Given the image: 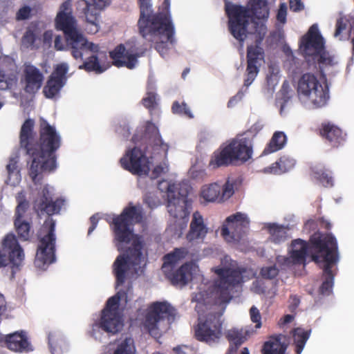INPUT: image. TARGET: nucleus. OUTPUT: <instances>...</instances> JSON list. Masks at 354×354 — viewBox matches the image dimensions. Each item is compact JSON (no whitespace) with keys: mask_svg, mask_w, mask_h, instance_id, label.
Returning <instances> with one entry per match:
<instances>
[{"mask_svg":"<svg viewBox=\"0 0 354 354\" xmlns=\"http://www.w3.org/2000/svg\"><path fill=\"white\" fill-rule=\"evenodd\" d=\"M171 112L174 114L184 115L188 118H194V115L192 113L189 108L185 102L181 103L178 101L174 102L171 106Z\"/></svg>","mask_w":354,"mask_h":354,"instance_id":"603ef678","label":"nucleus"},{"mask_svg":"<svg viewBox=\"0 0 354 354\" xmlns=\"http://www.w3.org/2000/svg\"><path fill=\"white\" fill-rule=\"evenodd\" d=\"M165 171V168L160 165H156L151 171V178L156 179Z\"/></svg>","mask_w":354,"mask_h":354,"instance_id":"69168bd1","label":"nucleus"},{"mask_svg":"<svg viewBox=\"0 0 354 354\" xmlns=\"http://www.w3.org/2000/svg\"><path fill=\"white\" fill-rule=\"evenodd\" d=\"M43 81L44 75L39 68L31 64L24 66L21 82L26 93H36L41 88Z\"/></svg>","mask_w":354,"mask_h":354,"instance_id":"b1692460","label":"nucleus"},{"mask_svg":"<svg viewBox=\"0 0 354 354\" xmlns=\"http://www.w3.org/2000/svg\"><path fill=\"white\" fill-rule=\"evenodd\" d=\"M141 55L131 53L125 48L123 44L117 46L113 50L110 52V57L113 60V64L117 67H127L133 69L138 64V57Z\"/></svg>","mask_w":354,"mask_h":354,"instance_id":"393cba45","label":"nucleus"},{"mask_svg":"<svg viewBox=\"0 0 354 354\" xmlns=\"http://www.w3.org/2000/svg\"><path fill=\"white\" fill-rule=\"evenodd\" d=\"M159 97L153 90H147L145 96L142 99V104L149 110L151 114L153 111L159 109Z\"/></svg>","mask_w":354,"mask_h":354,"instance_id":"c03bdc74","label":"nucleus"},{"mask_svg":"<svg viewBox=\"0 0 354 354\" xmlns=\"http://www.w3.org/2000/svg\"><path fill=\"white\" fill-rule=\"evenodd\" d=\"M48 344L51 354H63L67 347L66 341L59 334L50 333L48 335Z\"/></svg>","mask_w":354,"mask_h":354,"instance_id":"a19ab883","label":"nucleus"},{"mask_svg":"<svg viewBox=\"0 0 354 354\" xmlns=\"http://www.w3.org/2000/svg\"><path fill=\"white\" fill-rule=\"evenodd\" d=\"M83 39L84 42H82V44H79L77 43L70 44L72 48V56L74 59H83L84 53L89 50L93 53H97L99 51V46L92 42H89L87 39L83 36Z\"/></svg>","mask_w":354,"mask_h":354,"instance_id":"e433bc0d","label":"nucleus"},{"mask_svg":"<svg viewBox=\"0 0 354 354\" xmlns=\"http://www.w3.org/2000/svg\"><path fill=\"white\" fill-rule=\"evenodd\" d=\"M142 248V242L139 239H136L133 240L132 246L129 248L128 254L125 257L133 266H140L144 261Z\"/></svg>","mask_w":354,"mask_h":354,"instance_id":"c9c22d12","label":"nucleus"},{"mask_svg":"<svg viewBox=\"0 0 354 354\" xmlns=\"http://www.w3.org/2000/svg\"><path fill=\"white\" fill-rule=\"evenodd\" d=\"M279 170L284 173L292 169L295 165V160L292 158L287 156H281L277 162H276Z\"/></svg>","mask_w":354,"mask_h":354,"instance_id":"5fc2aeb1","label":"nucleus"},{"mask_svg":"<svg viewBox=\"0 0 354 354\" xmlns=\"http://www.w3.org/2000/svg\"><path fill=\"white\" fill-rule=\"evenodd\" d=\"M253 145L250 140L238 135L220 150L214 152L209 166L213 169L245 163L252 158Z\"/></svg>","mask_w":354,"mask_h":354,"instance_id":"423d86ee","label":"nucleus"},{"mask_svg":"<svg viewBox=\"0 0 354 354\" xmlns=\"http://www.w3.org/2000/svg\"><path fill=\"white\" fill-rule=\"evenodd\" d=\"M79 69H84L87 72L93 71L95 73H102L106 68L100 65L97 56L93 55L88 57L87 59L79 66Z\"/></svg>","mask_w":354,"mask_h":354,"instance_id":"a18cd8bd","label":"nucleus"},{"mask_svg":"<svg viewBox=\"0 0 354 354\" xmlns=\"http://www.w3.org/2000/svg\"><path fill=\"white\" fill-rule=\"evenodd\" d=\"M44 227H47L48 232L39 240L34 262L35 266L40 269H45L46 266L55 261V221L52 218L45 221Z\"/></svg>","mask_w":354,"mask_h":354,"instance_id":"2eb2a0df","label":"nucleus"},{"mask_svg":"<svg viewBox=\"0 0 354 354\" xmlns=\"http://www.w3.org/2000/svg\"><path fill=\"white\" fill-rule=\"evenodd\" d=\"M313 176L324 187H332L333 178L331 171L324 167H315L313 169Z\"/></svg>","mask_w":354,"mask_h":354,"instance_id":"37998d69","label":"nucleus"},{"mask_svg":"<svg viewBox=\"0 0 354 354\" xmlns=\"http://www.w3.org/2000/svg\"><path fill=\"white\" fill-rule=\"evenodd\" d=\"M185 185H169L167 188V210L171 216L175 219L187 218L191 207L188 199V190Z\"/></svg>","mask_w":354,"mask_h":354,"instance_id":"9b49d317","label":"nucleus"},{"mask_svg":"<svg viewBox=\"0 0 354 354\" xmlns=\"http://www.w3.org/2000/svg\"><path fill=\"white\" fill-rule=\"evenodd\" d=\"M237 182V179L228 177L223 185L218 183L204 185L201 187L200 197L205 203H223L234 194Z\"/></svg>","mask_w":354,"mask_h":354,"instance_id":"f3484780","label":"nucleus"},{"mask_svg":"<svg viewBox=\"0 0 354 354\" xmlns=\"http://www.w3.org/2000/svg\"><path fill=\"white\" fill-rule=\"evenodd\" d=\"M129 261L124 254L119 255L115 260L113 269L116 279V288L122 286L126 279V274L129 269Z\"/></svg>","mask_w":354,"mask_h":354,"instance_id":"7c9ffc66","label":"nucleus"},{"mask_svg":"<svg viewBox=\"0 0 354 354\" xmlns=\"http://www.w3.org/2000/svg\"><path fill=\"white\" fill-rule=\"evenodd\" d=\"M24 259V253L17 236L8 234L4 236L0 247V268L9 266L12 275L19 270Z\"/></svg>","mask_w":354,"mask_h":354,"instance_id":"f8f14e48","label":"nucleus"},{"mask_svg":"<svg viewBox=\"0 0 354 354\" xmlns=\"http://www.w3.org/2000/svg\"><path fill=\"white\" fill-rule=\"evenodd\" d=\"M310 330H305L301 328H294L292 331L296 354H301L305 344L310 337Z\"/></svg>","mask_w":354,"mask_h":354,"instance_id":"4c0bfd02","label":"nucleus"},{"mask_svg":"<svg viewBox=\"0 0 354 354\" xmlns=\"http://www.w3.org/2000/svg\"><path fill=\"white\" fill-rule=\"evenodd\" d=\"M286 17V7L282 3L277 13V19L281 22H285Z\"/></svg>","mask_w":354,"mask_h":354,"instance_id":"338daca9","label":"nucleus"},{"mask_svg":"<svg viewBox=\"0 0 354 354\" xmlns=\"http://www.w3.org/2000/svg\"><path fill=\"white\" fill-rule=\"evenodd\" d=\"M312 260L322 269L323 281L319 294L328 296L333 292L336 273L333 268L339 260L337 242L332 234L317 232L310 239Z\"/></svg>","mask_w":354,"mask_h":354,"instance_id":"20e7f679","label":"nucleus"},{"mask_svg":"<svg viewBox=\"0 0 354 354\" xmlns=\"http://www.w3.org/2000/svg\"><path fill=\"white\" fill-rule=\"evenodd\" d=\"M134 341L131 337H126L118 344L112 354H134Z\"/></svg>","mask_w":354,"mask_h":354,"instance_id":"de8ad7c7","label":"nucleus"},{"mask_svg":"<svg viewBox=\"0 0 354 354\" xmlns=\"http://www.w3.org/2000/svg\"><path fill=\"white\" fill-rule=\"evenodd\" d=\"M80 0L77 2V10L82 14L86 21L96 24L100 12L110 3V0Z\"/></svg>","mask_w":354,"mask_h":354,"instance_id":"4be33fe9","label":"nucleus"},{"mask_svg":"<svg viewBox=\"0 0 354 354\" xmlns=\"http://www.w3.org/2000/svg\"><path fill=\"white\" fill-rule=\"evenodd\" d=\"M299 49L308 65L317 69L322 76H325V68L334 64L333 57L326 50L317 24L311 26L301 37Z\"/></svg>","mask_w":354,"mask_h":354,"instance_id":"39448f33","label":"nucleus"},{"mask_svg":"<svg viewBox=\"0 0 354 354\" xmlns=\"http://www.w3.org/2000/svg\"><path fill=\"white\" fill-rule=\"evenodd\" d=\"M214 272L217 275L211 291L212 297L216 304L229 303L233 298L234 289L243 283V273L240 268L216 267Z\"/></svg>","mask_w":354,"mask_h":354,"instance_id":"0eeeda50","label":"nucleus"},{"mask_svg":"<svg viewBox=\"0 0 354 354\" xmlns=\"http://www.w3.org/2000/svg\"><path fill=\"white\" fill-rule=\"evenodd\" d=\"M188 254V250L185 248H176L172 252L163 257L162 270L174 268L175 265L184 259Z\"/></svg>","mask_w":354,"mask_h":354,"instance_id":"473e14b6","label":"nucleus"},{"mask_svg":"<svg viewBox=\"0 0 354 354\" xmlns=\"http://www.w3.org/2000/svg\"><path fill=\"white\" fill-rule=\"evenodd\" d=\"M348 24L349 20L346 17H340L337 19L335 36L339 35L344 30H346Z\"/></svg>","mask_w":354,"mask_h":354,"instance_id":"680f3d73","label":"nucleus"},{"mask_svg":"<svg viewBox=\"0 0 354 354\" xmlns=\"http://www.w3.org/2000/svg\"><path fill=\"white\" fill-rule=\"evenodd\" d=\"M64 84L55 81L53 79H48L46 85L44 87L43 93L46 97L53 98L57 95Z\"/></svg>","mask_w":354,"mask_h":354,"instance_id":"49530a36","label":"nucleus"},{"mask_svg":"<svg viewBox=\"0 0 354 354\" xmlns=\"http://www.w3.org/2000/svg\"><path fill=\"white\" fill-rule=\"evenodd\" d=\"M250 318L252 322L255 323V328H260L261 326V316L259 309L254 306L250 309Z\"/></svg>","mask_w":354,"mask_h":354,"instance_id":"052dcab7","label":"nucleus"},{"mask_svg":"<svg viewBox=\"0 0 354 354\" xmlns=\"http://www.w3.org/2000/svg\"><path fill=\"white\" fill-rule=\"evenodd\" d=\"M263 129V125L260 122H257L253 124L250 129L245 131L242 134H239L243 138L250 140L251 142L253 144L254 138L260 132V131Z\"/></svg>","mask_w":354,"mask_h":354,"instance_id":"6e6d98bb","label":"nucleus"},{"mask_svg":"<svg viewBox=\"0 0 354 354\" xmlns=\"http://www.w3.org/2000/svg\"><path fill=\"white\" fill-rule=\"evenodd\" d=\"M140 17L138 27L140 35L148 42L155 44V49L164 56L174 45L175 30L169 10L153 14L151 0H138Z\"/></svg>","mask_w":354,"mask_h":354,"instance_id":"7ed1b4c3","label":"nucleus"},{"mask_svg":"<svg viewBox=\"0 0 354 354\" xmlns=\"http://www.w3.org/2000/svg\"><path fill=\"white\" fill-rule=\"evenodd\" d=\"M250 219L242 212H236L228 216L221 228V235L229 242H239L247 233Z\"/></svg>","mask_w":354,"mask_h":354,"instance_id":"a211bd4d","label":"nucleus"},{"mask_svg":"<svg viewBox=\"0 0 354 354\" xmlns=\"http://www.w3.org/2000/svg\"><path fill=\"white\" fill-rule=\"evenodd\" d=\"M176 315V309L167 301H155L147 309L143 324L149 333L155 337L160 335L158 324L167 319L173 321Z\"/></svg>","mask_w":354,"mask_h":354,"instance_id":"ddd939ff","label":"nucleus"},{"mask_svg":"<svg viewBox=\"0 0 354 354\" xmlns=\"http://www.w3.org/2000/svg\"><path fill=\"white\" fill-rule=\"evenodd\" d=\"M142 219L141 209L133 205L126 207L120 214L114 215L109 224L115 240L119 243H130L133 236L131 226L133 223H140Z\"/></svg>","mask_w":354,"mask_h":354,"instance_id":"9d476101","label":"nucleus"},{"mask_svg":"<svg viewBox=\"0 0 354 354\" xmlns=\"http://www.w3.org/2000/svg\"><path fill=\"white\" fill-rule=\"evenodd\" d=\"M281 97L279 100L278 102L280 104V113L283 111L286 104L290 100L292 96V91L290 88L288 82H285L280 91Z\"/></svg>","mask_w":354,"mask_h":354,"instance_id":"3c124183","label":"nucleus"},{"mask_svg":"<svg viewBox=\"0 0 354 354\" xmlns=\"http://www.w3.org/2000/svg\"><path fill=\"white\" fill-rule=\"evenodd\" d=\"M54 47L57 50L59 51L71 50V53L72 54V48L71 45L68 44L65 37L64 39L61 35H57L54 41Z\"/></svg>","mask_w":354,"mask_h":354,"instance_id":"4d7b16f0","label":"nucleus"},{"mask_svg":"<svg viewBox=\"0 0 354 354\" xmlns=\"http://www.w3.org/2000/svg\"><path fill=\"white\" fill-rule=\"evenodd\" d=\"M68 71V65L66 63H61L56 66L49 78L65 84Z\"/></svg>","mask_w":354,"mask_h":354,"instance_id":"8fccbe9b","label":"nucleus"},{"mask_svg":"<svg viewBox=\"0 0 354 354\" xmlns=\"http://www.w3.org/2000/svg\"><path fill=\"white\" fill-rule=\"evenodd\" d=\"M100 217L98 216V214H93L90 217V222H91V226L89 227L88 230V234L90 235L93 231L96 228L98 221H99Z\"/></svg>","mask_w":354,"mask_h":354,"instance_id":"0e129e2a","label":"nucleus"},{"mask_svg":"<svg viewBox=\"0 0 354 354\" xmlns=\"http://www.w3.org/2000/svg\"><path fill=\"white\" fill-rule=\"evenodd\" d=\"M196 269V266L194 263L187 262L178 269L174 270V268H171L162 272L172 285L183 287L192 280Z\"/></svg>","mask_w":354,"mask_h":354,"instance_id":"412c9836","label":"nucleus"},{"mask_svg":"<svg viewBox=\"0 0 354 354\" xmlns=\"http://www.w3.org/2000/svg\"><path fill=\"white\" fill-rule=\"evenodd\" d=\"M8 181L10 185H15L21 181L20 169L18 165V158H10L6 165Z\"/></svg>","mask_w":354,"mask_h":354,"instance_id":"58836bf2","label":"nucleus"},{"mask_svg":"<svg viewBox=\"0 0 354 354\" xmlns=\"http://www.w3.org/2000/svg\"><path fill=\"white\" fill-rule=\"evenodd\" d=\"M279 274V269L276 266L262 268L261 270V274L264 279H272L275 278Z\"/></svg>","mask_w":354,"mask_h":354,"instance_id":"bf43d9fd","label":"nucleus"},{"mask_svg":"<svg viewBox=\"0 0 354 354\" xmlns=\"http://www.w3.org/2000/svg\"><path fill=\"white\" fill-rule=\"evenodd\" d=\"M297 95L303 105L318 109L326 104L329 88L326 84L324 86L313 73H306L298 80Z\"/></svg>","mask_w":354,"mask_h":354,"instance_id":"6e6552de","label":"nucleus"},{"mask_svg":"<svg viewBox=\"0 0 354 354\" xmlns=\"http://www.w3.org/2000/svg\"><path fill=\"white\" fill-rule=\"evenodd\" d=\"M39 35V30L36 25L28 26L21 38V45L26 48H33Z\"/></svg>","mask_w":354,"mask_h":354,"instance_id":"ea45409f","label":"nucleus"},{"mask_svg":"<svg viewBox=\"0 0 354 354\" xmlns=\"http://www.w3.org/2000/svg\"><path fill=\"white\" fill-rule=\"evenodd\" d=\"M64 204V200L57 198H53V194L50 192L48 185H45L35 201L34 207L35 210L41 214H46L49 216L59 213L62 206Z\"/></svg>","mask_w":354,"mask_h":354,"instance_id":"aec40b11","label":"nucleus"},{"mask_svg":"<svg viewBox=\"0 0 354 354\" xmlns=\"http://www.w3.org/2000/svg\"><path fill=\"white\" fill-rule=\"evenodd\" d=\"M32 9L29 6H24L16 12L15 19L17 21L28 19L32 16Z\"/></svg>","mask_w":354,"mask_h":354,"instance_id":"13d9d810","label":"nucleus"},{"mask_svg":"<svg viewBox=\"0 0 354 354\" xmlns=\"http://www.w3.org/2000/svg\"><path fill=\"white\" fill-rule=\"evenodd\" d=\"M221 313H209L205 319L201 318L195 328V337L197 340L209 344L214 343L222 335Z\"/></svg>","mask_w":354,"mask_h":354,"instance_id":"dca6fc26","label":"nucleus"},{"mask_svg":"<svg viewBox=\"0 0 354 354\" xmlns=\"http://www.w3.org/2000/svg\"><path fill=\"white\" fill-rule=\"evenodd\" d=\"M17 205L15 210V214H26L29 208V202L26 199V193L21 191L16 196Z\"/></svg>","mask_w":354,"mask_h":354,"instance_id":"864d4df0","label":"nucleus"},{"mask_svg":"<svg viewBox=\"0 0 354 354\" xmlns=\"http://www.w3.org/2000/svg\"><path fill=\"white\" fill-rule=\"evenodd\" d=\"M0 344L15 352H29L33 350L26 333L24 330L6 335L0 333Z\"/></svg>","mask_w":354,"mask_h":354,"instance_id":"5701e85b","label":"nucleus"},{"mask_svg":"<svg viewBox=\"0 0 354 354\" xmlns=\"http://www.w3.org/2000/svg\"><path fill=\"white\" fill-rule=\"evenodd\" d=\"M286 136L283 131L274 132L262 154L268 155L281 149L286 145Z\"/></svg>","mask_w":354,"mask_h":354,"instance_id":"f704fd0d","label":"nucleus"},{"mask_svg":"<svg viewBox=\"0 0 354 354\" xmlns=\"http://www.w3.org/2000/svg\"><path fill=\"white\" fill-rule=\"evenodd\" d=\"M35 121L26 119L19 133L20 147L30 158L29 175L36 184L43 172H51L57 168L56 151L61 146V137L54 127L41 118L39 124V138H35Z\"/></svg>","mask_w":354,"mask_h":354,"instance_id":"f03ea898","label":"nucleus"},{"mask_svg":"<svg viewBox=\"0 0 354 354\" xmlns=\"http://www.w3.org/2000/svg\"><path fill=\"white\" fill-rule=\"evenodd\" d=\"M226 337L230 342V345H232L233 347H236V349H238L245 340V337L243 335L241 330H230L227 333Z\"/></svg>","mask_w":354,"mask_h":354,"instance_id":"09e8293b","label":"nucleus"},{"mask_svg":"<svg viewBox=\"0 0 354 354\" xmlns=\"http://www.w3.org/2000/svg\"><path fill=\"white\" fill-rule=\"evenodd\" d=\"M121 299L127 301V293L124 290H120L108 299L104 308L101 312L100 320L93 325V330L97 328L106 333L116 334L122 330L123 320L119 310Z\"/></svg>","mask_w":354,"mask_h":354,"instance_id":"1a4fd4ad","label":"nucleus"},{"mask_svg":"<svg viewBox=\"0 0 354 354\" xmlns=\"http://www.w3.org/2000/svg\"><path fill=\"white\" fill-rule=\"evenodd\" d=\"M25 214H15L14 225L18 237L22 241H28L30 237L31 223L24 219Z\"/></svg>","mask_w":354,"mask_h":354,"instance_id":"2f4dec72","label":"nucleus"},{"mask_svg":"<svg viewBox=\"0 0 354 354\" xmlns=\"http://www.w3.org/2000/svg\"><path fill=\"white\" fill-rule=\"evenodd\" d=\"M290 9L294 12H299L304 9L301 0H290Z\"/></svg>","mask_w":354,"mask_h":354,"instance_id":"e2e57ef3","label":"nucleus"},{"mask_svg":"<svg viewBox=\"0 0 354 354\" xmlns=\"http://www.w3.org/2000/svg\"><path fill=\"white\" fill-rule=\"evenodd\" d=\"M268 232L270 234V241L276 244L284 242L288 238L286 229L274 223L270 224Z\"/></svg>","mask_w":354,"mask_h":354,"instance_id":"79ce46f5","label":"nucleus"},{"mask_svg":"<svg viewBox=\"0 0 354 354\" xmlns=\"http://www.w3.org/2000/svg\"><path fill=\"white\" fill-rule=\"evenodd\" d=\"M319 135L331 147L337 148L344 145L346 134L335 124L327 122H323L319 129Z\"/></svg>","mask_w":354,"mask_h":354,"instance_id":"bb28decb","label":"nucleus"},{"mask_svg":"<svg viewBox=\"0 0 354 354\" xmlns=\"http://www.w3.org/2000/svg\"><path fill=\"white\" fill-rule=\"evenodd\" d=\"M285 337L281 335H277L270 337V339L266 342L262 348L263 354H286L287 344L282 342Z\"/></svg>","mask_w":354,"mask_h":354,"instance_id":"c756f323","label":"nucleus"},{"mask_svg":"<svg viewBox=\"0 0 354 354\" xmlns=\"http://www.w3.org/2000/svg\"><path fill=\"white\" fill-rule=\"evenodd\" d=\"M120 165L123 169L132 174L148 176L150 171V162L145 153L138 147L128 151L120 158Z\"/></svg>","mask_w":354,"mask_h":354,"instance_id":"6ab92c4d","label":"nucleus"},{"mask_svg":"<svg viewBox=\"0 0 354 354\" xmlns=\"http://www.w3.org/2000/svg\"><path fill=\"white\" fill-rule=\"evenodd\" d=\"M55 27L64 32L69 45L74 43L82 45V42H84L83 35L77 28V21L72 13L71 0L65 1L60 6L55 18Z\"/></svg>","mask_w":354,"mask_h":354,"instance_id":"4468645a","label":"nucleus"},{"mask_svg":"<svg viewBox=\"0 0 354 354\" xmlns=\"http://www.w3.org/2000/svg\"><path fill=\"white\" fill-rule=\"evenodd\" d=\"M207 232L208 227L204 222L203 216L198 211L194 212L189 224V230L186 234L187 240L189 242L203 241Z\"/></svg>","mask_w":354,"mask_h":354,"instance_id":"c85d7f7f","label":"nucleus"},{"mask_svg":"<svg viewBox=\"0 0 354 354\" xmlns=\"http://www.w3.org/2000/svg\"><path fill=\"white\" fill-rule=\"evenodd\" d=\"M145 135L148 137L149 143L156 147H159L165 153L168 151L169 146L165 143L160 136L158 127L151 122H148L145 129Z\"/></svg>","mask_w":354,"mask_h":354,"instance_id":"72a5a7b5","label":"nucleus"},{"mask_svg":"<svg viewBox=\"0 0 354 354\" xmlns=\"http://www.w3.org/2000/svg\"><path fill=\"white\" fill-rule=\"evenodd\" d=\"M312 234L308 242L301 239L292 241L291 249L288 252L290 263L294 265H305L308 252L313 255V251L310 248V239L315 234Z\"/></svg>","mask_w":354,"mask_h":354,"instance_id":"cd10ccee","label":"nucleus"},{"mask_svg":"<svg viewBox=\"0 0 354 354\" xmlns=\"http://www.w3.org/2000/svg\"><path fill=\"white\" fill-rule=\"evenodd\" d=\"M53 33L52 30H46L43 35L44 44H50L53 39Z\"/></svg>","mask_w":354,"mask_h":354,"instance_id":"774afa93","label":"nucleus"},{"mask_svg":"<svg viewBox=\"0 0 354 354\" xmlns=\"http://www.w3.org/2000/svg\"><path fill=\"white\" fill-rule=\"evenodd\" d=\"M15 62L12 58L5 57L0 64V90H11L16 86L18 77L14 71Z\"/></svg>","mask_w":354,"mask_h":354,"instance_id":"a878e982","label":"nucleus"},{"mask_svg":"<svg viewBox=\"0 0 354 354\" xmlns=\"http://www.w3.org/2000/svg\"><path fill=\"white\" fill-rule=\"evenodd\" d=\"M226 14L229 18L228 28L231 35L239 41L241 48L250 32L248 30L249 20L255 24L257 38L254 45L247 47V67L244 86H249L257 76L262 62L264 61L265 52L260 44L266 32V27L262 21L268 18L269 9L266 0H250L246 6L231 5L227 6Z\"/></svg>","mask_w":354,"mask_h":354,"instance_id":"f257e3e1","label":"nucleus"}]
</instances>
